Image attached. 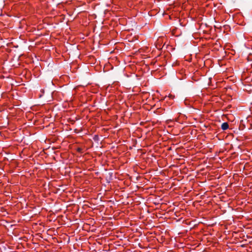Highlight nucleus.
I'll return each instance as SVG.
<instances>
[{"instance_id":"f257e3e1","label":"nucleus","mask_w":252,"mask_h":252,"mask_svg":"<svg viewBox=\"0 0 252 252\" xmlns=\"http://www.w3.org/2000/svg\"><path fill=\"white\" fill-rule=\"evenodd\" d=\"M228 128V124L227 123H223L221 125V128L223 130H226Z\"/></svg>"}]
</instances>
